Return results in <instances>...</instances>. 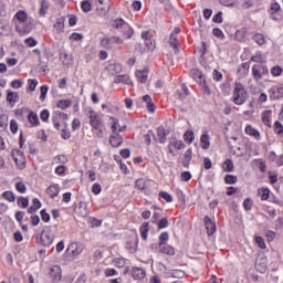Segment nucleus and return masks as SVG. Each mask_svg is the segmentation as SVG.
I'll list each match as a JSON object with an SVG mask.
<instances>
[{
    "label": "nucleus",
    "mask_w": 283,
    "mask_h": 283,
    "mask_svg": "<svg viewBox=\"0 0 283 283\" xmlns=\"http://www.w3.org/2000/svg\"><path fill=\"white\" fill-rule=\"evenodd\" d=\"M82 10L83 12H92V2L88 0L82 1Z\"/></svg>",
    "instance_id": "52"
},
{
    "label": "nucleus",
    "mask_w": 283,
    "mask_h": 283,
    "mask_svg": "<svg viewBox=\"0 0 283 283\" xmlns=\"http://www.w3.org/2000/svg\"><path fill=\"white\" fill-rule=\"evenodd\" d=\"M50 6L48 4V1L42 0L41 1V9H40V17H45Z\"/></svg>",
    "instance_id": "48"
},
{
    "label": "nucleus",
    "mask_w": 283,
    "mask_h": 283,
    "mask_svg": "<svg viewBox=\"0 0 283 283\" xmlns=\"http://www.w3.org/2000/svg\"><path fill=\"white\" fill-rule=\"evenodd\" d=\"M261 200H270L271 199V190L269 188H262Z\"/></svg>",
    "instance_id": "57"
},
{
    "label": "nucleus",
    "mask_w": 283,
    "mask_h": 283,
    "mask_svg": "<svg viewBox=\"0 0 283 283\" xmlns=\"http://www.w3.org/2000/svg\"><path fill=\"white\" fill-rule=\"evenodd\" d=\"M114 83H124L125 85H133L129 75H117L114 80Z\"/></svg>",
    "instance_id": "27"
},
{
    "label": "nucleus",
    "mask_w": 283,
    "mask_h": 283,
    "mask_svg": "<svg viewBox=\"0 0 283 283\" xmlns=\"http://www.w3.org/2000/svg\"><path fill=\"white\" fill-rule=\"evenodd\" d=\"M11 156H12L14 163H19V160H21V161L25 160V153L21 151L19 149H13L11 151Z\"/></svg>",
    "instance_id": "18"
},
{
    "label": "nucleus",
    "mask_w": 283,
    "mask_h": 283,
    "mask_svg": "<svg viewBox=\"0 0 283 283\" xmlns=\"http://www.w3.org/2000/svg\"><path fill=\"white\" fill-rule=\"evenodd\" d=\"M46 193L48 196H50V198H56V196H59V185H52L46 189Z\"/></svg>",
    "instance_id": "29"
},
{
    "label": "nucleus",
    "mask_w": 283,
    "mask_h": 283,
    "mask_svg": "<svg viewBox=\"0 0 283 283\" xmlns=\"http://www.w3.org/2000/svg\"><path fill=\"white\" fill-rule=\"evenodd\" d=\"M107 72H109V74H112L113 76H116V74H120L123 72V65L120 64H108L106 66Z\"/></svg>",
    "instance_id": "14"
},
{
    "label": "nucleus",
    "mask_w": 283,
    "mask_h": 283,
    "mask_svg": "<svg viewBox=\"0 0 283 283\" xmlns=\"http://www.w3.org/2000/svg\"><path fill=\"white\" fill-rule=\"evenodd\" d=\"M146 272L142 268H133L132 276L134 280H145Z\"/></svg>",
    "instance_id": "17"
},
{
    "label": "nucleus",
    "mask_w": 283,
    "mask_h": 283,
    "mask_svg": "<svg viewBox=\"0 0 283 283\" xmlns=\"http://www.w3.org/2000/svg\"><path fill=\"white\" fill-rule=\"evenodd\" d=\"M50 91V86L49 85H42L40 87V101H45L46 96H48V92Z\"/></svg>",
    "instance_id": "44"
},
{
    "label": "nucleus",
    "mask_w": 283,
    "mask_h": 283,
    "mask_svg": "<svg viewBox=\"0 0 283 283\" xmlns=\"http://www.w3.org/2000/svg\"><path fill=\"white\" fill-rule=\"evenodd\" d=\"M99 45L101 48H104V50H112L114 48L112 36L102 39Z\"/></svg>",
    "instance_id": "21"
},
{
    "label": "nucleus",
    "mask_w": 283,
    "mask_h": 283,
    "mask_svg": "<svg viewBox=\"0 0 283 283\" xmlns=\"http://www.w3.org/2000/svg\"><path fill=\"white\" fill-rule=\"evenodd\" d=\"M252 74H253V76L256 81H260V78H262V73H261L260 65H253L252 66Z\"/></svg>",
    "instance_id": "42"
},
{
    "label": "nucleus",
    "mask_w": 283,
    "mask_h": 283,
    "mask_svg": "<svg viewBox=\"0 0 283 283\" xmlns=\"http://www.w3.org/2000/svg\"><path fill=\"white\" fill-rule=\"evenodd\" d=\"M15 18L18 19V21H21V23H25L28 21V13H25V11H19L15 14Z\"/></svg>",
    "instance_id": "51"
},
{
    "label": "nucleus",
    "mask_w": 283,
    "mask_h": 283,
    "mask_svg": "<svg viewBox=\"0 0 283 283\" xmlns=\"http://www.w3.org/2000/svg\"><path fill=\"white\" fill-rule=\"evenodd\" d=\"M54 29L56 30V32H63V30H65V17H61L56 19Z\"/></svg>",
    "instance_id": "26"
},
{
    "label": "nucleus",
    "mask_w": 283,
    "mask_h": 283,
    "mask_svg": "<svg viewBox=\"0 0 283 283\" xmlns=\"http://www.w3.org/2000/svg\"><path fill=\"white\" fill-rule=\"evenodd\" d=\"M56 107L67 109V107H72V99H61L56 103Z\"/></svg>",
    "instance_id": "32"
},
{
    "label": "nucleus",
    "mask_w": 283,
    "mask_h": 283,
    "mask_svg": "<svg viewBox=\"0 0 283 283\" xmlns=\"http://www.w3.org/2000/svg\"><path fill=\"white\" fill-rule=\"evenodd\" d=\"M139 231L142 239L147 241V235H149V222H144L139 228Z\"/></svg>",
    "instance_id": "24"
},
{
    "label": "nucleus",
    "mask_w": 283,
    "mask_h": 283,
    "mask_svg": "<svg viewBox=\"0 0 283 283\" xmlns=\"http://www.w3.org/2000/svg\"><path fill=\"white\" fill-rule=\"evenodd\" d=\"M52 118H57V120L65 123L67 120V114L61 113V112H55V114L52 116Z\"/></svg>",
    "instance_id": "50"
},
{
    "label": "nucleus",
    "mask_w": 283,
    "mask_h": 283,
    "mask_svg": "<svg viewBox=\"0 0 283 283\" xmlns=\"http://www.w3.org/2000/svg\"><path fill=\"white\" fill-rule=\"evenodd\" d=\"M190 75L192 76V78H195V81H200L201 78H203L205 74H202V72L198 69H192L190 71Z\"/></svg>",
    "instance_id": "36"
},
{
    "label": "nucleus",
    "mask_w": 283,
    "mask_h": 283,
    "mask_svg": "<svg viewBox=\"0 0 283 283\" xmlns=\"http://www.w3.org/2000/svg\"><path fill=\"white\" fill-rule=\"evenodd\" d=\"M8 129V115H0V132H6Z\"/></svg>",
    "instance_id": "34"
},
{
    "label": "nucleus",
    "mask_w": 283,
    "mask_h": 283,
    "mask_svg": "<svg viewBox=\"0 0 283 283\" xmlns=\"http://www.w3.org/2000/svg\"><path fill=\"white\" fill-rule=\"evenodd\" d=\"M274 132H275V134H277L279 136L283 134V126H282V123H280V122H275V123H274Z\"/></svg>",
    "instance_id": "62"
},
{
    "label": "nucleus",
    "mask_w": 283,
    "mask_h": 283,
    "mask_svg": "<svg viewBox=\"0 0 283 283\" xmlns=\"http://www.w3.org/2000/svg\"><path fill=\"white\" fill-rule=\"evenodd\" d=\"M166 275L168 277H175L176 280H182V277H185L187 273L182 270H169L168 272H166Z\"/></svg>",
    "instance_id": "16"
},
{
    "label": "nucleus",
    "mask_w": 283,
    "mask_h": 283,
    "mask_svg": "<svg viewBox=\"0 0 283 283\" xmlns=\"http://www.w3.org/2000/svg\"><path fill=\"white\" fill-rule=\"evenodd\" d=\"M112 27L115 28V30H119L126 39L134 36V29L123 18L113 20Z\"/></svg>",
    "instance_id": "2"
},
{
    "label": "nucleus",
    "mask_w": 283,
    "mask_h": 283,
    "mask_svg": "<svg viewBox=\"0 0 283 283\" xmlns=\"http://www.w3.org/2000/svg\"><path fill=\"white\" fill-rule=\"evenodd\" d=\"M192 154H193V150L191 148L186 150L184 158L181 160L184 167L186 168L189 167V163H191Z\"/></svg>",
    "instance_id": "20"
},
{
    "label": "nucleus",
    "mask_w": 283,
    "mask_h": 283,
    "mask_svg": "<svg viewBox=\"0 0 283 283\" xmlns=\"http://www.w3.org/2000/svg\"><path fill=\"white\" fill-rule=\"evenodd\" d=\"M196 139V135L193 134L192 130H187L185 134H184V140L186 143H188L189 145H191V143H193V140Z\"/></svg>",
    "instance_id": "33"
},
{
    "label": "nucleus",
    "mask_w": 283,
    "mask_h": 283,
    "mask_svg": "<svg viewBox=\"0 0 283 283\" xmlns=\"http://www.w3.org/2000/svg\"><path fill=\"white\" fill-rule=\"evenodd\" d=\"M2 197L4 200H8V202H14L17 200V197H14V193L12 191H4L2 193Z\"/></svg>",
    "instance_id": "47"
},
{
    "label": "nucleus",
    "mask_w": 283,
    "mask_h": 283,
    "mask_svg": "<svg viewBox=\"0 0 283 283\" xmlns=\"http://www.w3.org/2000/svg\"><path fill=\"white\" fill-rule=\"evenodd\" d=\"M40 216H41L43 222H50V213H48V211L45 209H42L40 211Z\"/></svg>",
    "instance_id": "63"
},
{
    "label": "nucleus",
    "mask_w": 283,
    "mask_h": 283,
    "mask_svg": "<svg viewBox=\"0 0 283 283\" xmlns=\"http://www.w3.org/2000/svg\"><path fill=\"white\" fill-rule=\"evenodd\" d=\"M203 221L206 224L208 235H213V233H216V229H217L216 222H212L211 218L209 216H206Z\"/></svg>",
    "instance_id": "10"
},
{
    "label": "nucleus",
    "mask_w": 283,
    "mask_h": 283,
    "mask_svg": "<svg viewBox=\"0 0 283 283\" xmlns=\"http://www.w3.org/2000/svg\"><path fill=\"white\" fill-rule=\"evenodd\" d=\"M28 205H30V201L28 200V198L24 197H19L18 198V206L22 207V209H28Z\"/></svg>",
    "instance_id": "49"
},
{
    "label": "nucleus",
    "mask_w": 283,
    "mask_h": 283,
    "mask_svg": "<svg viewBox=\"0 0 283 283\" xmlns=\"http://www.w3.org/2000/svg\"><path fill=\"white\" fill-rule=\"evenodd\" d=\"M253 41L258 43V45H264L266 43V40H264V35L261 33H255L253 35Z\"/></svg>",
    "instance_id": "43"
},
{
    "label": "nucleus",
    "mask_w": 283,
    "mask_h": 283,
    "mask_svg": "<svg viewBox=\"0 0 283 283\" xmlns=\"http://www.w3.org/2000/svg\"><path fill=\"white\" fill-rule=\"evenodd\" d=\"M245 134H248V136H253L256 140H260V130L255 129L251 125L245 126Z\"/></svg>",
    "instance_id": "22"
},
{
    "label": "nucleus",
    "mask_w": 283,
    "mask_h": 283,
    "mask_svg": "<svg viewBox=\"0 0 283 283\" xmlns=\"http://www.w3.org/2000/svg\"><path fill=\"white\" fill-rule=\"evenodd\" d=\"M90 124L93 127V129H99V127H103V119H101V116L94 111H90Z\"/></svg>",
    "instance_id": "5"
},
{
    "label": "nucleus",
    "mask_w": 283,
    "mask_h": 283,
    "mask_svg": "<svg viewBox=\"0 0 283 283\" xmlns=\"http://www.w3.org/2000/svg\"><path fill=\"white\" fill-rule=\"evenodd\" d=\"M7 101L10 105H14V103H19V93L9 91L7 94Z\"/></svg>",
    "instance_id": "25"
},
{
    "label": "nucleus",
    "mask_w": 283,
    "mask_h": 283,
    "mask_svg": "<svg viewBox=\"0 0 283 283\" xmlns=\"http://www.w3.org/2000/svg\"><path fill=\"white\" fill-rule=\"evenodd\" d=\"M270 92H271V95H270L271 101H277L280 98H283V86L273 87L272 90H270Z\"/></svg>",
    "instance_id": "12"
},
{
    "label": "nucleus",
    "mask_w": 283,
    "mask_h": 283,
    "mask_svg": "<svg viewBox=\"0 0 283 283\" xmlns=\"http://www.w3.org/2000/svg\"><path fill=\"white\" fill-rule=\"evenodd\" d=\"M273 112L271 111H264L262 113V123L263 125H265L266 127H271V116H272Z\"/></svg>",
    "instance_id": "23"
},
{
    "label": "nucleus",
    "mask_w": 283,
    "mask_h": 283,
    "mask_svg": "<svg viewBox=\"0 0 283 283\" xmlns=\"http://www.w3.org/2000/svg\"><path fill=\"white\" fill-rule=\"evenodd\" d=\"M224 182L226 185H235V182H238V177L234 175H226Z\"/></svg>",
    "instance_id": "45"
},
{
    "label": "nucleus",
    "mask_w": 283,
    "mask_h": 283,
    "mask_svg": "<svg viewBox=\"0 0 283 283\" xmlns=\"http://www.w3.org/2000/svg\"><path fill=\"white\" fill-rule=\"evenodd\" d=\"M124 139H123V135L118 134V133H113L109 137V144L111 147H120V145H123Z\"/></svg>",
    "instance_id": "8"
},
{
    "label": "nucleus",
    "mask_w": 283,
    "mask_h": 283,
    "mask_svg": "<svg viewBox=\"0 0 283 283\" xmlns=\"http://www.w3.org/2000/svg\"><path fill=\"white\" fill-rule=\"evenodd\" d=\"M159 198H163L166 202H174V197L169 192L160 191Z\"/></svg>",
    "instance_id": "54"
},
{
    "label": "nucleus",
    "mask_w": 283,
    "mask_h": 283,
    "mask_svg": "<svg viewBox=\"0 0 283 283\" xmlns=\"http://www.w3.org/2000/svg\"><path fill=\"white\" fill-rule=\"evenodd\" d=\"M249 99V91L244 88L242 83H237L233 90V103L234 105H244Z\"/></svg>",
    "instance_id": "1"
},
{
    "label": "nucleus",
    "mask_w": 283,
    "mask_h": 283,
    "mask_svg": "<svg viewBox=\"0 0 283 283\" xmlns=\"http://www.w3.org/2000/svg\"><path fill=\"white\" fill-rule=\"evenodd\" d=\"M88 222H90V224L92 226L93 229L98 228L103 224V221L97 219L96 217H91L88 219Z\"/></svg>",
    "instance_id": "46"
},
{
    "label": "nucleus",
    "mask_w": 283,
    "mask_h": 283,
    "mask_svg": "<svg viewBox=\"0 0 283 283\" xmlns=\"http://www.w3.org/2000/svg\"><path fill=\"white\" fill-rule=\"evenodd\" d=\"M212 34L217 36V39H224V33L219 28H214Z\"/></svg>",
    "instance_id": "64"
},
{
    "label": "nucleus",
    "mask_w": 283,
    "mask_h": 283,
    "mask_svg": "<svg viewBox=\"0 0 283 283\" xmlns=\"http://www.w3.org/2000/svg\"><path fill=\"white\" fill-rule=\"evenodd\" d=\"M200 143H201V148L203 149H209V147H211V137L209 136V132L206 130L201 135Z\"/></svg>",
    "instance_id": "15"
},
{
    "label": "nucleus",
    "mask_w": 283,
    "mask_h": 283,
    "mask_svg": "<svg viewBox=\"0 0 283 283\" xmlns=\"http://www.w3.org/2000/svg\"><path fill=\"white\" fill-rule=\"evenodd\" d=\"M54 160L60 165H65L67 163V157L65 155H57Z\"/></svg>",
    "instance_id": "61"
},
{
    "label": "nucleus",
    "mask_w": 283,
    "mask_h": 283,
    "mask_svg": "<svg viewBox=\"0 0 283 283\" xmlns=\"http://www.w3.org/2000/svg\"><path fill=\"white\" fill-rule=\"evenodd\" d=\"M247 36V29L238 30L234 34L235 41H244V38Z\"/></svg>",
    "instance_id": "38"
},
{
    "label": "nucleus",
    "mask_w": 283,
    "mask_h": 283,
    "mask_svg": "<svg viewBox=\"0 0 283 283\" xmlns=\"http://www.w3.org/2000/svg\"><path fill=\"white\" fill-rule=\"evenodd\" d=\"M66 252L70 255H81L83 253V245L80 242H73L67 247Z\"/></svg>",
    "instance_id": "6"
},
{
    "label": "nucleus",
    "mask_w": 283,
    "mask_h": 283,
    "mask_svg": "<svg viewBox=\"0 0 283 283\" xmlns=\"http://www.w3.org/2000/svg\"><path fill=\"white\" fill-rule=\"evenodd\" d=\"M109 119L113 120L111 124V129H112L113 134L118 133L117 130L120 127V124H118V119L116 117H109Z\"/></svg>",
    "instance_id": "41"
},
{
    "label": "nucleus",
    "mask_w": 283,
    "mask_h": 283,
    "mask_svg": "<svg viewBox=\"0 0 283 283\" xmlns=\"http://www.w3.org/2000/svg\"><path fill=\"white\" fill-rule=\"evenodd\" d=\"M145 45H146V48L148 49V50H156V40H154V39H147V40H145Z\"/></svg>",
    "instance_id": "56"
},
{
    "label": "nucleus",
    "mask_w": 283,
    "mask_h": 283,
    "mask_svg": "<svg viewBox=\"0 0 283 283\" xmlns=\"http://www.w3.org/2000/svg\"><path fill=\"white\" fill-rule=\"evenodd\" d=\"M50 277L53 282H61L62 279V270L61 266L54 265L50 271Z\"/></svg>",
    "instance_id": "9"
},
{
    "label": "nucleus",
    "mask_w": 283,
    "mask_h": 283,
    "mask_svg": "<svg viewBox=\"0 0 283 283\" xmlns=\"http://www.w3.org/2000/svg\"><path fill=\"white\" fill-rule=\"evenodd\" d=\"M282 72H283V69L280 65L273 66L271 70L272 76H280Z\"/></svg>",
    "instance_id": "60"
},
{
    "label": "nucleus",
    "mask_w": 283,
    "mask_h": 283,
    "mask_svg": "<svg viewBox=\"0 0 283 283\" xmlns=\"http://www.w3.org/2000/svg\"><path fill=\"white\" fill-rule=\"evenodd\" d=\"M169 242V232H163L159 235V247H165Z\"/></svg>",
    "instance_id": "40"
},
{
    "label": "nucleus",
    "mask_w": 283,
    "mask_h": 283,
    "mask_svg": "<svg viewBox=\"0 0 283 283\" xmlns=\"http://www.w3.org/2000/svg\"><path fill=\"white\" fill-rule=\"evenodd\" d=\"M159 252L165 253L166 255H175L176 250L171 245H161L159 247Z\"/></svg>",
    "instance_id": "30"
},
{
    "label": "nucleus",
    "mask_w": 283,
    "mask_h": 283,
    "mask_svg": "<svg viewBox=\"0 0 283 283\" xmlns=\"http://www.w3.org/2000/svg\"><path fill=\"white\" fill-rule=\"evenodd\" d=\"M135 187L137 189H139V191H145V189H146L145 179H143V178L137 179L135 182Z\"/></svg>",
    "instance_id": "53"
},
{
    "label": "nucleus",
    "mask_w": 283,
    "mask_h": 283,
    "mask_svg": "<svg viewBox=\"0 0 283 283\" xmlns=\"http://www.w3.org/2000/svg\"><path fill=\"white\" fill-rule=\"evenodd\" d=\"M28 120L29 123H31L32 125H40L41 122H39V115H36V113L34 112H30L29 116H28Z\"/></svg>",
    "instance_id": "35"
},
{
    "label": "nucleus",
    "mask_w": 283,
    "mask_h": 283,
    "mask_svg": "<svg viewBox=\"0 0 283 283\" xmlns=\"http://www.w3.org/2000/svg\"><path fill=\"white\" fill-rule=\"evenodd\" d=\"M54 242V234L50 230H43L40 234V242L42 247H52Z\"/></svg>",
    "instance_id": "4"
},
{
    "label": "nucleus",
    "mask_w": 283,
    "mask_h": 283,
    "mask_svg": "<svg viewBox=\"0 0 283 283\" xmlns=\"http://www.w3.org/2000/svg\"><path fill=\"white\" fill-rule=\"evenodd\" d=\"M53 125L59 132H62L61 136L64 140H70L72 134L67 130V122H61L59 118L53 117Z\"/></svg>",
    "instance_id": "3"
},
{
    "label": "nucleus",
    "mask_w": 283,
    "mask_h": 283,
    "mask_svg": "<svg viewBox=\"0 0 283 283\" xmlns=\"http://www.w3.org/2000/svg\"><path fill=\"white\" fill-rule=\"evenodd\" d=\"M28 85H29V88L30 92H34V90H36V85H39V81L38 80H33V78H30L28 81Z\"/></svg>",
    "instance_id": "58"
},
{
    "label": "nucleus",
    "mask_w": 283,
    "mask_h": 283,
    "mask_svg": "<svg viewBox=\"0 0 283 283\" xmlns=\"http://www.w3.org/2000/svg\"><path fill=\"white\" fill-rule=\"evenodd\" d=\"M223 171H228L229 174H231V171H233V160L231 159H226L223 161Z\"/></svg>",
    "instance_id": "37"
},
{
    "label": "nucleus",
    "mask_w": 283,
    "mask_h": 283,
    "mask_svg": "<svg viewBox=\"0 0 283 283\" xmlns=\"http://www.w3.org/2000/svg\"><path fill=\"white\" fill-rule=\"evenodd\" d=\"M148 74H149V67H145L142 71L140 70L136 71V73H135L139 83H147Z\"/></svg>",
    "instance_id": "13"
},
{
    "label": "nucleus",
    "mask_w": 283,
    "mask_h": 283,
    "mask_svg": "<svg viewBox=\"0 0 283 283\" xmlns=\"http://www.w3.org/2000/svg\"><path fill=\"white\" fill-rule=\"evenodd\" d=\"M157 135H158V138H159V143L161 145H165L167 143V136H169V130H165L164 126H159L157 128Z\"/></svg>",
    "instance_id": "11"
},
{
    "label": "nucleus",
    "mask_w": 283,
    "mask_h": 283,
    "mask_svg": "<svg viewBox=\"0 0 283 283\" xmlns=\"http://www.w3.org/2000/svg\"><path fill=\"white\" fill-rule=\"evenodd\" d=\"M243 208H244L247 211H251V209L253 208V200H251V198L244 199V201H243Z\"/></svg>",
    "instance_id": "59"
},
{
    "label": "nucleus",
    "mask_w": 283,
    "mask_h": 283,
    "mask_svg": "<svg viewBox=\"0 0 283 283\" xmlns=\"http://www.w3.org/2000/svg\"><path fill=\"white\" fill-rule=\"evenodd\" d=\"M15 189L17 191H19V193H25V191H28V187H25V184H23V181L17 182Z\"/></svg>",
    "instance_id": "55"
},
{
    "label": "nucleus",
    "mask_w": 283,
    "mask_h": 283,
    "mask_svg": "<svg viewBox=\"0 0 283 283\" xmlns=\"http://www.w3.org/2000/svg\"><path fill=\"white\" fill-rule=\"evenodd\" d=\"M74 213L81 216V218H87V216H90V211L87 210V203L75 205Z\"/></svg>",
    "instance_id": "7"
},
{
    "label": "nucleus",
    "mask_w": 283,
    "mask_h": 283,
    "mask_svg": "<svg viewBox=\"0 0 283 283\" xmlns=\"http://www.w3.org/2000/svg\"><path fill=\"white\" fill-rule=\"evenodd\" d=\"M176 41H178V36H176V33H171L169 36V45L170 48H174L175 54H178L180 50L178 49V44L176 43Z\"/></svg>",
    "instance_id": "28"
},
{
    "label": "nucleus",
    "mask_w": 283,
    "mask_h": 283,
    "mask_svg": "<svg viewBox=\"0 0 283 283\" xmlns=\"http://www.w3.org/2000/svg\"><path fill=\"white\" fill-rule=\"evenodd\" d=\"M200 87H202L203 93H206L207 96H211V88H209V84L207 83V78L205 75L198 81Z\"/></svg>",
    "instance_id": "19"
},
{
    "label": "nucleus",
    "mask_w": 283,
    "mask_h": 283,
    "mask_svg": "<svg viewBox=\"0 0 283 283\" xmlns=\"http://www.w3.org/2000/svg\"><path fill=\"white\" fill-rule=\"evenodd\" d=\"M251 61H253V63H266V55L262 54V52H258L251 57Z\"/></svg>",
    "instance_id": "31"
},
{
    "label": "nucleus",
    "mask_w": 283,
    "mask_h": 283,
    "mask_svg": "<svg viewBox=\"0 0 283 283\" xmlns=\"http://www.w3.org/2000/svg\"><path fill=\"white\" fill-rule=\"evenodd\" d=\"M99 169L103 171V174H109V171H112V165L102 160L99 164Z\"/></svg>",
    "instance_id": "39"
}]
</instances>
